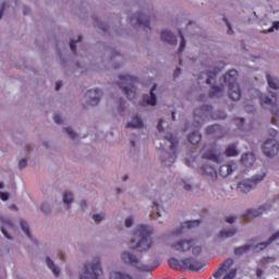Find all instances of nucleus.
<instances>
[{
    "instance_id": "9d476101",
    "label": "nucleus",
    "mask_w": 279,
    "mask_h": 279,
    "mask_svg": "<svg viewBox=\"0 0 279 279\" xmlns=\"http://www.w3.org/2000/svg\"><path fill=\"white\" fill-rule=\"evenodd\" d=\"M121 259L123 260V263H126V265L136 267L138 271H154V269H157L159 265L158 262H156L154 266L142 265L141 262L137 259V257L130 252H123L121 255Z\"/></svg>"
},
{
    "instance_id": "58836bf2",
    "label": "nucleus",
    "mask_w": 279,
    "mask_h": 279,
    "mask_svg": "<svg viewBox=\"0 0 279 279\" xmlns=\"http://www.w3.org/2000/svg\"><path fill=\"white\" fill-rule=\"evenodd\" d=\"M234 123H235V125H238V128H243L245 120L243 118H236V119H234Z\"/></svg>"
},
{
    "instance_id": "a19ab883",
    "label": "nucleus",
    "mask_w": 279,
    "mask_h": 279,
    "mask_svg": "<svg viewBox=\"0 0 279 279\" xmlns=\"http://www.w3.org/2000/svg\"><path fill=\"white\" fill-rule=\"evenodd\" d=\"M192 254H194V256H197L198 254H202V246H193L192 247Z\"/></svg>"
},
{
    "instance_id": "6e6552de",
    "label": "nucleus",
    "mask_w": 279,
    "mask_h": 279,
    "mask_svg": "<svg viewBox=\"0 0 279 279\" xmlns=\"http://www.w3.org/2000/svg\"><path fill=\"white\" fill-rule=\"evenodd\" d=\"M268 134L270 137L265 141L263 151L267 158H274V156H278L279 154V143L276 140L278 136V131L269 129Z\"/></svg>"
},
{
    "instance_id": "4d7b16f0",
    "label": "nucleus",
    "mask_w": 279,
    "mask_h": 279,
    "mask_svg": "<svg viewBox=\"0 0 279 279\" xmlns=\"http://www.w3.org/2000/svg\"><path fill=\"white\" fill-rule=\"evenodd\" d=\"M151 219H158V217H160V213H156V214H151L150 215Z\"/></svg>"
},
{
    "instance_id": "f8f14e48",
    "label": "nucleus",
    "mask_w": 279,
    "mask_h": 279,
    "mask_svg": "<svg viewBox=\"0 0 279 279\" xmlns=\"http://www.w3.org/2000/svg\"><path fill=\"white\" fill-rule=\"evenodd\" d=\"M266 174L255 175L253 179H246L239 183L238 189L241 193H250L251 189L256 186L257 182H263L265 180Z\"/></svg>"
},
{
    "instance_id": "473e14b6",
    "label": "nucleus",
    "mask_w": 279,
    "mask_h": 279,
    "mask_svg": "<svg viewBox=\"0 0 279 279\" xmlns=\"http://www.w3.org/2000/svg\"><path fill=\"white\" fill-rule=\"evenodd\" d=\"M77 43H82V36H77V40H71L70 41V49L73 53H77V47L75 45H77Z\"/></svg>"
},
{
    "instance_id": "bf43d9fd",
    "label": "nucleus",
    "mask_w": 279,
    "mask_h": 279,
    "mask_svg": "<svg viewBox=\"0 0 279 279\" xmlns=\"http://www.w3.org/2000/svg\"><path fill=\"white\" fill-rule=\"evenodd\" d=\"M184 189H185V191H191L192 186H191V184H185Z\"/></svg>"
},
{
    "instance_id": "5fc2aeb1",
    "label": "nucleus",
    "mask_w": 279,
    "mask_h": 279,
    "mask_svg": "<svg viewBox=\"0 0 279 279\" xmlns=\"http://www.w3.org/2000/svg\"><path fill=\"white\" fill-rule=\"evenodd\" d=\"M182 73V70L180 68H177L174 71V77H178Z\"/></svg>"
},
{
    "instance_id": "39448f33",
    "label": "nucleus",
    "mask_w": 279,
    "mask_h": 279,
    "mask_svg": "<svg viewBox=\"0 0 279 279\" xmlns=\"http://www.w3.org/2000/svg\"><path fill=\"white\" fill-rule=\"evenodd\" d=\"M278 239H279V231H277L275 234H272L267 242H260L258 244H254L256 239L250 240V244H245L243 246L235 247L233 251V254L235 256H241L243 254H247V252H250V250H252V247L254 250H265L268 247V245H271V243H274V241H278Z\"/></svg>"
},
{
    "instance_id": "c03bdc74",
    "label": "nucleus",
    "mask_w": 279,
    "mask_h": 279,
    "mask_svg": "<svg viewBox=\"0 0 279 279\" xmlns=\"http://www.w3.org/2000/svg\"><path fill=\"white\" fill-rule=\"evenodd\" d=\"M53 121L54 123H57V125H60V123H62V118L60 117V114L56 113L53 116Z\"/></svg>"
},
{
    "instance_id": "a18cd8bd",
    "label": "nucleus",
    "mask_w": 279,
    "mask_h": 279,
    "mask_svg": "<svg viewBox=\"0 0 279 279\" xmlns=\"http://www.w3.org/2000/svg\"><path fill=\"white\" fill-rule=\"evenodd\" d=\"M19 167L20 169H25V167H27V159H21L19 161Z\"/></svg>"
},
{
    "instance_id": "4be33fe9",
    "label": "nucleus",
    "mask_w": 279,
    "mask_h": 279,
    "mask_svg": "<svg viewBox=\"0 0 279 279\" xmlns=\"http://www.w3.org/2000/svg\"><path fill=\"white\" fill-rule=\"evenodd\" d=\"M218 173L221 178H228L232 173V166L230 163L220 166Z\"/></svg>"
},
{
    "instance_id": "338daca9",
    "label": "nucleus",
    "mask_w": 279,
    "mask_h": 279,
    "mask_svg": "<svg viewBox=\"0 0 279 279\" xmlns=\"http://www.w3.org/2000/svg\"><path fill=\"white\" fill-rule=\"evenodd\" d=\"M41 210L43 213H47V210L45 209V206H41Z\"/></svg>"
},
{
    "instance_id": "2eb2a0df",
    "label": "nucleus",
    "mask_w": 279,
    "mask_h": 279,
    "mask_svg": "<svg viewBox=\"0 0 279 279\" xmlns=\"http://www.w3.org/2000/svg\"><path fill=\"white\" fill-rule=\"evenodd\" d=\"M158 88V85H154L150 89V96L144 97V100L142 101L141 106H156L157 104V98L155 90Z\"/></svg>"
},
{
    "instance_id": "3c124183",
    "label": "nucleus",
    "mask_w": 279,
    "mask_h": 279,
    "mask_svg": "<svg viewBox=\"0 0 279 279\" xmlns=\"http://www.w3.org/2000/svg\"><path fill=\"white\" fill-rule=\"evenodd\" d=\"M162 123H165V121L163 120H159V122H158V124H157V130L159 131V132H162Z\"/></svg>"
},
{
    "instance_id": "f03ea898",
    "label": "nucleus",
    "mask_w": 279,
    "mask_h": 279,
    "mask_svg": "<svg viewBox=\"0 0 279 279\" xmlns=\"http://www.w3.org/2000/svg\"><path fill=\"white\" fill-rule=\"evenodd\" d=\"M238 77L239 72H236V70H230L223 76V84L227 86L229 97L232 99V101H239V99H241V87L239 86V83H236Z\"/></svg>"
},
{
    "instance_id": "6e6d98bb",
    "label": "nucleus",
    "mask_w": 279,
    "mask_h": 279,
    "mask_svg": "<svg viewBox=\"0 0 279 279\" xmlns=\"http://www.w3.org/2000/svg\"><path fill=\"white\" fill-rule=\"evenodd\" d=\"M256 276L257 278H260L263 276V270L260 268L256 270Z\"/></svg>"
},
{
    "instance_id": "69168bd1",
    "label": "nucleus",
    "mask_w": 279,
    "mask_h": 279,
    "mask_svg": "<svg viewBox=\"0 0 279 279\" xmlns=\"http://www.w3.org/2000/svg\"><path fill=\"white\" fill-rule=\"evenodd\" d=\"M160 205H158V203L154 202V207L158 208Z\"/></svg>"
},
{
    "instance_id": "603ef678",
    "label": "nucleus",
    "mask_w": 279,
    "mask_h": 279,
    "mask_svg": "<svg viewBox=\"0 0 279 279\" xmlns=\"http://www.w3.org/2000/svg\"><path fill=\"white\" fill-rule=\"evenodd\" d=\"M274 29H279V22H275L274 25H272V27L269 28L268 32H274Z\"/></svg>"
},
{
    "instance_id": "e433bc0d",
    "label": "nucleus",
    "mask_w": 279,
    "mask_h": 279,
    "mask_svg": "<svg viewBox=\"0 0 279 279\" xmlns=\"http://www.w3.org/2000/svg\"><path fill=\"white\" fill-rule=\"evenodd\" d=\"M65 132L70 136V138H72V141H75V138L77 137V134L73 132V129L71 128H65Z\"/></svg>"
},
{
    "instance_id": "ddd939ff",
    "label": "nucleus",
    "mask_w": 279,
    "mask_h": 279,
    "mask_svg": "<svg viewBox=\"0 0 279 279\" xmlns=\"http://www.w3.org/2000/svg\"><path fill=\"white\" fill-rule=\"evenodd\" d=\"M194 243L195 242L193 240H181L172 243L170 248L172 252H189V250L193 247Z\"/></svg>"
},
{
    "instance_id": "37998d69",
    "label": "nucleus",
    "mask_w": 279,
    "mask_h": 279,
    "mask_svg": "<svg viewBox=\"0 0 279 279\" xmlns=\"http://www.w3.org/2000/svg\"><path fill=\"white\" fill-rule=\"evenodd\" d=\"M5 8H8V4L5 2H3L1 8H0V21H1V19H3V14L5 12Z\"/></svg>"
},
{
    "instance_id": "4c0bfd02",
    "label": "nucleus",
    "mask_w": 279,
    "mask_h": 279,
    "mask_svg": "<svg viewBox=\"0 0 279 279\" xmlns=\"http://www.w3.org/2000/svg\"><path fill=\"white\" fill-rule=\"evenodd\" d=\"M0 221L3 223V226H7V228H14V226L12 225V221L5 219V218H0Z\"/></svg>"
},
{
    "instance_id": "f3484780",
    "label": "nucleus",
    "mask_w": 279,
    "mask_h": 279,
    "mask_svg": "<svg viewBox=\"0 0 279 279\" xmlns=\"http://www.w3.org/2000/svg\"><path fill=\"white\" fill-rule=\"evenodd\" d=\"M269 206L264 205L262 207H259L258 209H248L245 214V219H254L256 217H260V215H263V213H265L266 209H268Z\"/></svg>"
},
{
    "instance_id": "a211bd4d",
    "label": "nucleus",
    "mask_w": 279,
    "mask_h": 279,
    "mask_svg": "<svg viewBox=\"0 0 279 279\" xmlns=\"http://www.w3.org/2000/svg\"><path fill=\"white\" fill-rule=\"evenodd\" d=\"M203 175H208L209 178L217 179V168L210 163H207L201 168Z\"/></svg>"
},
{
    "instance_id": "864d4df0",
    "label": "nucleus",
    "mask_w": 279,
    "mask_h": 279,
    "mask_svg": "<svg viewBox=\"0 0 279 279\" xmlns=\"http://www.w3.org/2000/svg\"><path fill=\"white\" fill-rule=\"evenodd\" d=\"M60 88H62V82L61 81H57L56 82V90H60Z\"/></svg>"
},
{
    "instance_id": "412c9836",
    "label": "nucleus",
    "mask_w": 279,
    "mask_h": 279,
    "mask_svg": "<svg viewBox=\"0 0 279 279\" xmlns=\"http://www.w3.org/2000/svg\"><path fill=\"white\" fill-rule=\"evenodd\" d=\"M134 19L140 27H146L149 29V17L145 16L143 13H140L135 17H132V21H134Z\"/></svg>"
},
{
    "instance_id": "1a4fd4ad",
    "label": "nucleus",
    "mask_w": 279,
    "mask_h": 279,
    "mask_svg": "<svg viewBox=\"0 0 279 279\" xmlns=\"http://www.w3.org/2000/svg\"><path fill=\"white\" fill-rule=\"evenodd\" d=\"M104 271L101 270V264L99 258L93 260L92 264H85L83 274L80 275V279H99Z\"/></svg>"
},
{
    "instance_id": "2f4dec72",
    "label": "nucleus",
    "mask_w": 279,
    "mask_h": 279,
    "mask_svg": "<svg viewBox=\"0 0 279 279\" xmlns=\"http://www.w3.org/2000/svg\"><path fill=\"white\" fill-rule=\"evenodd\" d=\"M20 226L26 236H28V239H32V233L29 232V225H27L25 220H21Z\"/></svg>"
},
{
    "instance_id": "b1692460",
    "label": "nucleus",
    "mask_w": 279,
    "mask_h": 279,
    "mask_svg": "<svg viewBox=\"0 0 279 279\" xmlns=\"http://www.w3.org/2000/svg\"><path fill=\"white\" fill-rule=\"evenodd\" d=\"M225 156H227V158L239 156V150L236 149V145L235 144L229 145L225 151Z\"/></svg>"
},
{
    "instance_id": "9b49d317",
    "label": "nucleus",
    "mask_w": 279,
    "mask_h": 279,
    "mask_svg": "<svg viewBox=\"0 0 279 279\" xmlns=\"http://www.w3.org/2000/svg\"><path fill=\"white\" fill-rule=\"evenodd\" d=\"M166 141H169L171 143L170 149L173 151L174 155L169 156V163H167V159L161 157V162L165 165V167H171L173 162H175V158H178V155H175V151L178 149V137L173 134H168L165 136Z\"/></svg>"
},
{
    "instance_id": "c756f323",
    "label": "nucleus",
    "mask_w": 279,
    "mask_h": 279,
    "mask_svg": "<svg viewBox=\"0 0 279 279\" xmlns=\"http://www.w3.org/2000/svg\"><path fill=\"white\" fill-rule=\"evenodd\" d=\"M223 94V86H213L211 92L209 93V97H221Z\"/></svg>"
},
{
    "instance_id": "c9c22d12",
    "label": "nucleus",
    "mask_w": 279,
    "mask_h": 279,
    "mask_svg": "<svg viewBox=\"0 0 279 279\" xmlns=\"http://www.w3.org/2000/svg\"><path fill=\"white\" fill-rule=\"evenodd\" d=\"M63 202H64L65 204H71V202H73V193H71V192H65V193L63 194Z\"/></svg>"
},
{
    "instance_id": "49530a36",
    "label": "nucleus",
    "mask_w": 279,
    "mask_h": 279,
    "mask_svg": "<svg viewBox=\"0 0 279 279\" xmlns=\"http://www.w3.org/2000/svg\"><path fill=\"white\" fill-rule=\"evenodd\" d=\"M223 21L226 22L227 24V27H228V34H234V31H232V25H230V22H228V19H223Z\"/></svg>"
},
{
    "instance_id": "09e8293b",
    "label": "nucleus",
    "mask_w": 279,
    "mask_h": 279,
    "mask_svg": "<svg viewBox=\"0 0 279 279\" xmlns=\"http://www.w3.org/2000/svg\"><path fill=\"white\" fill-rule=\"evenodd\" d=\"M1 232L2 234H4V236L9 240H12V236H10V234H8V231H5V227L1 226Z\"/></svg>"
},
{
    "instance_id": "5701e85b",
    "label": "nucleus",
    "mask_w": 279,
    "mask_h": 279,
    "mask_svg": "<svg viewBox=\"0 0 279 279\" xmlns=\"http://www.w3.org/2000/svg\"><path fill=\"white\" fill-rule=\"evenodd\" d=\"M234 234H236V229L234 228L222 230L219 232L218 239H232Z\"/></svg>"
},
{
    "instance_id": "c85d7f7f",
    "label": "nucleus",
    "mask_w": 279,
    "mask_h": 279,
    "mask_svg": "<svg viewBox=\"0 0 279 279\" xmlns=\"http://www.w3.org/2000/svg\"><path fill=\"white\" fill-rule=\"evenodd\" d=\"M46 264L49 267V269H51L52 274H54L56 277L60 276V269H58V267H56V264H53V260H51L50 257L46 258Z\"/></svg>"
},
{
    "instance_id": "cd10ccee",
    "label": "nucleus",
    "mask_w": 279,
    "mask_h": 279,
    "mask_svg": "<svg viewBox=\"0 0 279 279\" xmlns=\"http://www.w3.org/2000/svg\"><path fill=\"white\" fill-rule=\"evenodd\" d=\"M126 128H143V120L138 117H133L131 122L126 123Z\"/></svg>"
},
{
    "instance_id": "052dcab7",
    "label": "nucleus",
    "mask_w": 279,
    "mask_h": 279,
    "mask_svg": "<svg viewBox=\"0 0 279 279\" xmlns=\"http://www.w3.org/2000/svg\"><path fill=\"white\" fill-rule=\"evenodd\" d=\"M84 207H86V201L81 202V208H84Z\"/></svg>"
},
{
    "instance_id": "6ab92c4d",
    "label": "nucleus",
    "mask_w": 279,
    "mask_h": 279,
    "mask_svg": "<svg viewBox=\"0 0 279 279\" xmlns=\"http://www.w3.org/2000/svg\"><path fill=\"white\" fill-rule=\"evenodd\" d=\"M161 40L163 43H168L169 45H177L178 43V39L175 38V36L171 34V32L169 31L161 32Z\"/></svg>"
},
{
    "instance_id": "f704fd0d",
    "label": "nucleus",
    "mask_w": 279,
    "mask_h": 279,
    "mask_svg": "<svg viewBox=\"0 0 279 279\" xmlns=\"http://www.w3.org/2000/svg\"><path fill=\"white\" fill-rule=\"evenodd\" d=\"M179 36L181 38V44L179 47V53H182L186 47V39H184V34H182V31H179Z\"/></svg>"
},
{
    "instance_id": "0eeeda50",
    "label": "nucleus",
    "mask_w": 279,
    "mask_h": 279,
    "mask_svg": "<svg viewBox=\"0 0 279 279\" xmlns=\"http://www.w3.org/2000/svg\"><path fill=\"white\" fill-rule=\"evenodd\" d=\"M232 265H234V259L228 258L222 262L213 272L215 279H234L236 278V268L232 269Z\"/></svg>"
},
{
    "instance_id": "bb28decb",
    "label": "nucleus",
    "mask_w": 279,
    "mask_h": 279,
    "mask_svg": "<svg viewBox=\"0 0 279 279\" xmlns=\"http://www.w3.org/2000/svg\"><path fill=\"white\" fill-rule=\"evenodd\" d=\"M203 158H205V160H213V162L219 165V156H217V154H215V151L213 150L205 153L203 155Z\"/></svg>"
},
{
    "instance_id": "e2e57ef3",
    "label": "nucleus",
    "mask_w": 279,
    "mask_h": 279,
    "mask_svg": "<svg viewBox=\"0 0 279 279\" xmlns=\"http://www.w3.org/2000/svg\"><path fill=\"white\" fill-rule=\"evenodd\" d=\"M60 260H64V254L59 253Z\"/></svg>"
},
{
    "instance_id": "8fccbe9b",
    "label": "nucleus",
    "mask_w": 279,
    "mask_h": 279,
    "mask_svg": "<svg viewBox=\"0 0 279 279\" xmlns=\"http://www.w3.org/2000/svg\"><path fill=\"white\" fill-rule=\"evenodd\" d=\"M227 223H234L236 221V218L234 216H229L226 218Z\"/></svg>"
},
{
    "instance_id": "dca6fc26",
    "label": "nucleus",
    "mask_w": 279,
    "mask_h": 279,
    "mask_svg": "<svg viewBox=\"0 0 279 279\" xmlns=\"http://www.w3.org/2000/svg\"><path fill=\"white\" fill-rule=\"evenodd\" d=\"M207 134H215L216 138H223L226 136V133L223 131V128L219 124H214L211 126H208L206 130Z\"/></svg>"
},
{
    "instance_id": "aec40b11",
    "label": "nucleus",
    "mask_w": 279,
    "mask_h": 279,
    "mask_svg": "<svg viewBox=\"0 0 279 279\" xmlns=\"http://www.w3.org/2000/svg\"><path fill=\"white\" fill-rule=\"evenodd\" d=\"M241 162L244 167H252L256 162V156L252 153L242 155Z\"/></svg>"
},
{
    "instance_id": "423d86ee",
    "label": "nucleus",
    "mask_w": 279,
    "mask_h": 279,
    "mask_svg": "<svg viewBox=\"0 0 279 279\" xmlns=\"http://www.w3.org/2000/svg\"><path fill=\"white\" fill-rule=\"evenodd\" d=\"M168 263L171 269H180L182 267V269H190V271H199L204 267L202 262L193 257H187L181 262L175 257H171Z\"/></svg>"
},
{
    "instance_id": "680f3d73",
    "label": "nucleus",
    "mask_w": 279,
    "mask_h": 279,
    "mask_svg": "<svg viewBox=\"0 0 279 279\" xmlns=\"http://www.w3.org/2000/svg\"><path fill=\"white\" fill-rule=\"evenodd\" d=\"M9 208H11V210H19V208H16V205H11Z\"/></svg>"
},
{
    "instance_id": "4468645a",
    "label": "nucleus",
    "mask_w": 279,
    "mask_h": 279,
    "mask_svg": "<svg viewBox=\"0 0 279 279\" xmlns=\"http://www.w3.org/2000/svg\"><path fill=\"white\" fill-rule=\"evenodd\" d=\"M87 97L89 99V106H98L99 99H101V92L100 89H89Z\"/></svg>"
},
{
    "instance_id": "ea45409f",
    "label": "nucleus",
    "mask_w": 279,
    "mask_h": 279,
    "mask_svg": "<svg viewBox=\"0 0 279 279\" xmlns=\"http://www.w3.org/2000/svg\"><path fill=\"white\" fill-rule=\"evenodd\" d=\"M104 218H105L104 214H94L93 215L94 221H104Z\"/></svg>"
},
{
    "instance_id": "393cba45",
    "label": "nucleus",
    "mask_w": 279,
    "mask_h": 279,
    "mask_svg": "<svg viewBox=\"0 0 279 279\" xmlns=\"http://www.w3.org/2000/svg\"><path fill=\"white\" fill-rule=\"evenodd\" d=\"M220 71L221 69H214L213 71H208L206 73V84H213V82H215V77H217V73H220Z\"/></svg>"
},
{
    "instance_id": "7c9ffc66",
    "label": "nucleus",
    "mask_w": 279,
    "mask_h": 279,
    "mask_svg": "<svg viewBox=\"0 0 279 279\" xmlns=\"http://www.w3.org/2000/svg\"><path fill=\"white\" fill-rule=\"evenodd\" d=\"M267 82L270 88H274L275 90H278L279 88V81H276V78L271 77V75L267 74Z\"/></svg>"
},
{
    "instance_id": "13d9d810",
    "label": "nucleus",
    "mask_w": 279,
    "mask_h": 279,
    "mask_svg": "<svg viewBox=\"0 0 279 279\" xmlns=\"http://www.w3.org/2000/svg\"><path fill=\"white\" fill-rule=\"evenodd\" d=\"M23 12H24L25 15L29 14V8L24 7Z\"/></svg>"
},
{
    "instance_id": "de8ad7c7",
    "label": "nucleus",
    "mask_w": 279,
    "mask_h": 279,
    "mask_svg": "<svg viewBox=\"0 0 279 279\" xmlns=\"http://www.w3.org/2000/svg\"><path fill=\"white\" fill-rule=\"evenodd\" d=\"M133 220L132 218H126L124 221L125 228H132Z\"/></svg>"
},
{
    "instance_id": "a878e982",
    "label": "nucleus",
    "mask_w": 279,
    "mask_h": 279,
    "mask_svg": "<svg viewBox=\"0 0 279 279\" xmlns=\"http://www.w3.org/2000/svg\"><path fill=\"white\" fill-rule=\"evenodd\" d=\"M187 140L189 143H191L192 145H197V143L202 141V134H199L198 132H193L187 136Z\"/></svg>"
},
{
    "instance_id": "72a5a7b5",
    "label": "nucleus",
    "mask_w": 279,
    "mask_h": 279,
    "mask_svg": "<svg viewBox=\"0 0 279 279\" xmlns=\"http://www.w3.org/2000/svg\"><path fill=\"white\" fill-rule=\"evenodd\" d=\"M195 226H199V220H189V221H185L182 225V228H187V230H190L191 228H195Z\"/></svg>"
},
{
    "instance_id": "20e7f679",
    "label": "nucleus",
    "mask_w": 279,
    "mask_h": 279,
    "mask_svg": "<svg viewBox=\"0 0 279 279\" xmlns=\"http://www.w3.org/2000/svg\"><path fill=\"white\" fill-rule=\"evenodd\" d=\"M270 97L265 94L259 95L262 108H267L269 106L270 112L272 114L271 123L279 128V109H278V96L274 93H270Z\"/></svg>"
},
{
    "instance_id": "7ed1b4c3",
    "label": "nucleus",
    "mask_w": 279,
    "mask_h": 279,
    "mask_svg": "<svg viewBox=\"0 0 279 279\" xmlns=\"http://www.w3.org/2000/svg\"><path fill=\"white\" fill-rule=\"evenodd\" d=\"M136 84H138V78L136 77L128 74L119 76L118 86L126 95L128 99H136Z\"/></svg>"
},
{
    "instance_id": "79ce46f5",
    "label": "nucleus",
    "mask_w": 279,
    "mask_h": 279,
    "mask_svg": "<svg viewBox=\"0 0 279 279\" xmlns=\"http://www.w3.org/2000/svg\"><path fill=\"white\" fill-rule=\"evenodd\" d=\"M0 199H2V202H8V199H10V194L0 192Z\"/></svg>"
},
{
    "instance_id": "0e129e2a",
    "label": "nucleus",
    "mask_w": 279,
    "mask_h": 279,
    "mask_svg": "<svg viewBox=\"0 0 279 279\" xmlns=\"http://www.w3.org/2000/svg\"><path fill=\"white\" fill-rule=\"evenodd\" d=\"M122 180H123V182H128V175H126V174L123 175V177H122Z\"/></svg>"
},
{
    "instance_id": "774afa93",
    "label": "nucleus",
    "mask_w": 279,
    "mask_h": 279,
    "mask_svg": "<svg viewBox=\"0 0 279 279\" xmlns=\"http://www.w3.org/2000/svg\"><path fill=\"white\" fill-rule=\"evenodd\" d=\"M132 147H136V144L134 142H131Z\"/></svg>"
},
{
    "instance_id": "f257e3e1",
    "label": "nucleus",
    "mask_w": 279,
    "mask_h": 279,
    "mask_svg": "<svg viewBox=\"0 0 279 279\" xmlns=\"http://www.w3.org/2000/svg\"><path fill=\"white\" fill-rule=\"evenodd\" d=\"M133 234L134 236H140V240L133 250H136L137 252H148V250L154 247V240L150 238L151 230H149V227L143 225L137 226Z\"/></svg>"
}]
</instances>
